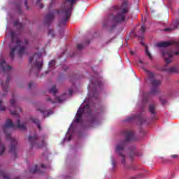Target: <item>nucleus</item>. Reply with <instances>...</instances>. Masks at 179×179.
<instances>
[{
  "label": "nucleus",
  "mask_w": 179,
  "mask_h": 179,
  "mask_svg": "<svg viewBox=\"0 0 179 179\" xmlns=\"http://www.w3.org/2000/svg\"><path fill=\"white\" fill-rule=\"evenodd\" d=\"M31 72H33V69H31V70H30V73H31Z\"/></svg>",
  "instance_id": "obj_56"
},
{
  "label": "nucleus",
  "mask_w": 179,
  "mask_h": 179,
  "mask_svg": "<svg viewBox=\"0 0 179 179\" xmlns=\"http://www.w3.org/2000/svg\"><path fill=\"white\" fill-rule=\"evenodd\" d=\"M90 44V41H87L86 42L83 43H78V50H84V48H86V45H89Z\"/></svg>",
  "instance_id": "obj_22"
},
{
  "label": "nucleus",
  "mask_w": 179,
  "mask_h": 179,
  "mask_svg": "<svg viewBox=\"0 0 179 179\" xmlns=\"http://www.w3.org/2000/svg\"><path fill=\"white\" fill-rule=\"evenodd\" d=\"M96 122V117L91 116V124H94Z\"/></svg>",
  "instance_id": "obj_38"
},
{
  "label": "nucleus",
  "mask_w": 179,
  "mask_h": 179,
  "mask_svg": "<svg viewBox=\"0 0 179 179\" xmlns=\"http://www.w3.org/2000/svg\"><path fill=\"white\" fill-rule=\"evenodd\" d=\"M21 43L22 41L20 39H15V33H11V41L9 43V48L10 50L9 55L12 61L15 59V52L19 50V47H20Z\"/></svg>",
  "instance_id": "obj_5"
},
{
  "label": "nucleus",
  "mask_w": 179,
  "mask_h": 179,
  "mask_svg": "<svg viewBox=\"0 0 179 179\" xmlns=\"http://www.w3.org/2000/svg\"><path fill=\"white\" fill-rule=\"evenodd\" d=\"M33 82H30L29 84H28V87L29 89H31V87H33Z\"/></svg>",
  "instance_id": "obj_40"
},
{
  "label": "nucleus",
  "mask_w": 179,
  "mask_h": 179,
  "mask_svg": "<svg viewBox=\"0 0 179 179\" xmlns=\"http://www.w3.org/2000/svg\"><path fill=\"white\" fill-rule=\"evenodd\" d=\"M24 4H25L27 9L29 10V6H27V0H25Z\"/></svg>",
  "instance_id": "obj_44"
},
{
  "label": "nucleus",
  "mask_w": 179,
  "mask_h": 179,
  "mask_svg": "<svg viewBox=\"0 0 179 179\" xmlns=\"http://www.w3.org/2000/svg\"><path fill=\"white\" fill-rule=\"evenodd\" d=\"M48 101H50V103H52V104H54L55 102L54 101H52V99H51V98H48Z\"/></svg>",
  "instance_id": "obj_43"
},
{
  "label": "nucleus",
  "mask_w": 179,
  "mask_h": 179,
  "mask_svg": "<svg viewBox=\"0 0 179 179\" xmlns=\"http://www.w3.org/2000/svg\"><path fill=\"white\" fill-rule=\"evenodd\" d=\"M49 92L50 93H52V94H54V96H55L57 92V87H55V85H54L53 87H52L50 90H49Z\"/></svg>",
  "instance_id": "obj_28"
},
{
  "label": "nucleus",
  "mask_w": 179,
  "mask_h": 179,
  "mask_svg": "<svg viewBox=\"0 0 179 179\" xmlns=\"http://www.w3.org/2000/svg\"><path fill=\"white\" fill-rule=\"evenodd\" d=\"M126 40H128V39H126Z\"/></svg>",
  "instance_id": "obj_60"
},
{
  "label": "nucleus",
  "mask_w": 179,
  "mask_h": 179,
  "mask_svg": "<svg viewBox=\"0 0 179 179\" xmlns=\"http://www.w3.org/2000/svg\"><path fill=\"white\" fill-rule=\"evenodd\" d=\"M41 167L42 169H45V166L43 164H41Z\"/></svg>",
  "instance_id": "obj_50"
},
{
  "label": "nucleus",
  "mask_w": 179,
  "mask_h": 179,
  "mask_svg": "<svg viewBox=\"0 0 179 179\" xmlns=\"http://www.w3.org/2000/svg\"><path fill=\"white\" fill-rule=\"evenodd\" d=\"M141 177H143V174L139 173V174L132 177L131 179H138V178H141Z\"/></svg>",
  "instance_id": "obj_34"
},
{
  "label": "nucleus",
  "mask_w": 179,
  "mask_h": 179,
  "mask_svg": "<svg viewBox=\"0 0 179 179\" xmlns=\"http://www.w3.org/2000/svg\"><path fill=\"white\" fill-rule=\"evenodd\" d=\"M173 54L174 55H179V49L177 51H176Z\"/></svg>",
  "instance_id": "obj_45"
},
{
  "label": "nucleus",
  "mask_w": 179,
  "mask_h": 179,
  "mask_svg": "<svg viewBox=\"0 0 179 179\" xmlns=\"http://www.w3.org/2000/svg\"><path fill=\"white\" fill-rule=\"evenodd\" d=\"M10 80V77H7L6 83L1 84V87L3 88V92H7L8 89H9V82Z\"/></svg>",
  "instance_id": "obj_19"
},
{
  "label": "nucleus",
  "mask_w": 179,
  "mask_h": 179,
  "mask_svg": "<svg viewBox=\"0 0 179 179\" xmlns=\"http://www.w3.org/2000/svg\"><path fill=\"white\" fill-rule=\"evenodd\" d=\"M144 71L147 73L148 79H150L152 84L150 92L143 94V101H144V103H146V101H148V99H150L151 94H156L159 93V86L162 84V81H160V80L154 79L155 75L149 70L144 69Z\"/></svg>",
  "instance_id": "obj_3"
},
{
  "label": "nucleus",
  "mask_w": 179,
  "mask_h": 179,
  "mask_svg": "<svg viewBox=\"0 0 179 179\" xmlns=\"http://www.w3.org/2000/svg\"><path fill=\"white\" fill-rule=\"evenodd\" d=\"M148 111L155 117L156 115V104L152 103L149 106Z\"/></svg>",
  "instance_id": "obj_20"
},
{
  "label": "nucleus",
  "mask_w": 179,
  "mask_h": 179,
  "mask_svg": "<svg viewBox=\"0 0 179 179\" xmlns=\"http://www.w3.org/2000/svg\"><path fill=\"white\" fill-rule=\"evenodd\" d=\"M57 100L59 101V103H62V100H61L59 97H57Z\"/></svg>",
  "instance_id": "obj_48"
},
{
  "label": "nucleus",
  "mask_w": 179,
  "mask_h": 179,
  "mask_svg": "<svg viewBox=\"0 0 179 179\" xmlns=\"http://www.w3.org/2000/svg\"><path fill=\"white\" fill-rule=\"evenodd\" d=\"M134 120H138L141 124H143V122H145V119L142 116H141V115H134L132 116H130L127 118V121L129 122L131 121H134Z\"/></svg>",
  "instance_id": "obj_16"
},
{
  "label": "nucleus",
  "mask_w": 179,
  "mask_h": 179,
  "mask_svg": "<svg viewBox=\"0 0 179 179\" xmlns=\"http://www.w3.org/2000/svg\"><path fill=\"white\" fill-rule=\"evenodd\" d=\"M6 141H10L11 143L10 145L9 153H13V156L16 157V155H17V149L16 148L17 146V140L12 137L10 134H6Z\"/></svg>",
  "instance_id": "obj_9"
},
{
  "label": "nucleus",
  "mask_w": 179,
  "mask_h": 179,
  "mask_svg": "<svg viewBox=\"0 0 179 179\" xmlns=\"http://www.w3.org/2000/svg\"><path fill=\"white\" fill-rule=\"evenodd\" d=\"M117 25L115 24H113L111 26H110V28L109 29V31L111 32L112 30H114V29H115V27Z\"/></svg>",
  "instance_id": "obj_37"
},
{
  "label": "nucleus",
  "mask_w": 179,
  "mask_h": 179,
  "mask_svg": "<svg viewBox=\"0 0 179 179\" xmlns=\"http://www.w3.org/2000/svg\"><path fill=\"white\" fill-rule=\"evenodd\" d=\"M90 83L92 85H90L88 86V89L89 90H92L93 93H96V92H97L99 89L101 88V81L99 80L97 78L94 77H92V78L90 79Z\"/></svg>",
  "instance_id": "obj_10"
},
{
  "label": "nucleus",
  "mask_w": 179,
  "mask_h": 179,
  "mask_svg": "<svg viewBox=\"0 0 179 179\" xmlns=\"http://www.w3.org/2000/svg\"><path fill=\"white\" fill-rule=\"evenodd\" d=\"M8 128H18L19 129H21L22 131H26V125L24 124H20V120L17 119V124L16 126L15 127V124H13V122H12V120L8 119L6 121V123L3 126V129L5 134H6V131H8Z\"/></svg>",
  "instance_id": "obj_8"
},
{
  "label": "nucleus",
  "mask_w": 179,
  "mask_h": 179,
  "mask_svg": "<svg viewBox=\"0 0 179 179\" xmlns=\"http://www.w3.org/2000/svg\"><path fill=\"white\" fill-rule=\"evenodd\" d=\"M10 103L12 106V107L16 108V101H15V99H11L10 100Z\"/></svg>",
  "instance_id": "obj_30"
},
{
  "label": "nucleus",
  "mask_w": 179,
  "mask_h": 179,
  "mask_svg": "<svg viewBox=\"0 0 179 179\" xmlns=\"http://www.w3.org/2000/svg\"><path fill=\"white\" fill-rule=\"evenodd\" d=\"M111 22H113V18L111 17V15H108L107 18H105L103 20V22H102L103 27H104L105 29L108 28V26L110 23H111Z\"/></svg>",
  "instance_id": "obj_17"
},
{
  "label": "nucleus",
  "mask_w": 179,
  "mask_h": 179,
  "mask_svg": "<svg viewBox=\"0 0 179 179\" xmlns=\"http://www.w3.org/2000/svg\"><path fill=\"white\" fill-rule=\"evenodd\" d=\"M38 171L37 165H35L33 168L29 169V174H35V173H38Z\"/></svg>",
  "instance_id": "obj_26"
},
{
  "label": "nucleus",
  "mask_w": 179,
  "mask_h": 179,
  "mask_svg": "<svg viewBox=\"0 0 179 179\" xmlns=\"http://www.w3.org/2000/svg\"><path fill=\"white\" fill-rule=\"evenodd\" d=\"M112 164H113V167H115V161L113 160L112 162Z\"/></svg>",
  "instance_id": "obj_49"
},
{
  "label": "nucleus",
  "mask_w": 179,
  "mask_h": 179,
  "mask_svg": "<svg viewBox=\"0 0 179 179\" xmlns=\"http://www.w3.org/2000/svg\"><path fill=\"white\" fill-rule=\"evenodd\" d=\"M36 3L41 9H43V8H44V5L41 3V0H36Z\"/></svg>",
  "instance_id": "obj_29"
},
{
  "label": "nucleus",
  "mask_w": 179,
  "mask_h": 179,
  "mask_svg": "<svg viewBox=\"0 0 179 179\" xmlns=\"http://www.w3.org/2000/svg\"><path fill=\"white\" fill-rule=\"evenodd\" d=\"M31 121L37 125L39 131H41V125H40V120L38 119H31Z\"/></svg>",
  "instance_id": "obj_27"
},
{
  "label": "nucleus",
  "mask_w": 179,
  "mask_h": 179,
  "mask_svg": "<svg viewBox=\"0 0 179 179\" xmlns=\"http://www.w3.org/2000/svg\"><path fill=\"white\" fill-rule=\"evenodd\" d=\"M145 54L149 57L150 59H152V55L150 54V52H149V50H148V48H145Z\"/></svg>",
  "instance_id": "obj_32"
},
{
  "label": "nucleus",
  "mask_w": 179,
  "mask_h": 179,
  "mask_svg": "<svg viewBox=\"0 0 179 179\" xmlns=\"http://www.w3.org/2000/svg\"><path fill=\"white\" fill-rule=\"evenodd\" d=\"M69 93L70 96H72V93H73V91L72 90H69Z\"/></svg>",
  "instance_id": "obj_46"
},
{
  "label": "nucleus",
  "mask_w": 179,
  "mask_h": 179,
  "mask_svg": "<svg viewBox=\"0 0 179 179\" xmlns=\"http://www.w3.org/2000/svg\"><path fill=\"white\" fill-rule=\"evenodd\" d=\"M49 66H50V68H54V66H55V60H50L49 62Z\"/></svg>",
  "instance_id": "obj_31"
},
{
  "label": "nucleus",
  "mask_w": 179,
  "mask_h": 179,
  "mask_svg": "<svg viewBox=\"0 0 179 179\" xmlns=\"http://www.w3.org/2000/svg\"><path fill=\"white\" fill-rule=\"evenodd\" d=\"M38 111H40L42 114L44 115V117H49L50 115H51V114H52V110H49L48 113H47V115L45 114L46 111L45 110H43L41 108H39L38 109Z\"/></svg>",
  "instance_id": "obj_25"
},
{
  "label": "nucleus",
  "mask_w": 179,
  "mask_h": 179,
  "mask_svg": "<svg viewBox=\"0 0 179 179\" xmlns=\"http://www.w3.org/2000/svg\"><path fill=\"white\" fill-rule=\"evenodd\" d=\"M78 0H65V1L62 5V10H53L51 13H49L45 17V24H47L48 27H50V24H51V22L54 20V17H55V13H63L65 17L59 22V26H65L66 22L69 20V17L72 15V9L73 5H75V2Z\"/></svg>",
  "instance_id": "obj_1"
},
{
  "label": "nucleus",
  "mask_w": 179,
  "mask_h": 179,
  "mask_svg": "<svg viewBox=\"0 0 179 179\" xmlns=\"http://www.w3.org/2000/svg\"><path fill=\"white\" fill-rule=\"evenodd\" d=\"M68 141H71V137L68 139Z\"/></svg>",
  "instance_id": "obj_58"
},
{
  "label": "nucleus",
  "mask_w": 179,
  "mask_h": 179,
  "mask_svg": "<svg viewBox=\"0 0 179 179\" xmlns=\"http://www.w3.org/2000/svg\"><path fill=\"white\" fill-rule=\"evenodd\" d=\"M35 57V66L40 71L43 68V59H41V53H35L34 57L29 58V64H31V62L34 60Z\"/></svg>",
  "instance_id": "obj_11"
},
{
  "label": "nucleus",
  "mask_w": 179,
  "mask_h": 179,
  "mask_svg": "<svg viewBox=\"0 0 179 179\" xmlns=\"http://www.w3.org/2000/svg\"><path fill=\"white\" fill-rule=\"evenodd\" d=\"M17 8H18V12L20 13H22V9L20 8V6H17Z\"/></svg>",
  "instance_id": "obj_47"
},
{
  "label": "nucleus",
  "mask_w": 179,
  "mask_h": 179,
  "mask_svg": "<svg viewBox=\"0 0 179 179\" xmlns=\"http://www.w3.org/2000/svg\"><path fill=\"white\" fill-rule=\"evenodd\" d=\"M20 113H22V108H19Z\"/></svg>",
  "instance_id": "obj_55"
},
{
  "label": "nucleus",
  "mask_w": 179,
  "mask_h": 179,
  "mask_svg": "<svg viewBox=\"0 0 179 179\" xmlns=\"http://www.w3.org/2000/svg\"><path fill=\"white\" fill-rule=\"evenodd\" d=\"M4 96H6V94H3L2 96L4 97Z\"/></svg>",
  "instance_id": "obj_57"
},
{
  "label": "nucleus",
  "mask_w": 179,
  "mask_h": 179,
  "mask_svg": "<svg viewBox=\"0 0 179 179\" xmlns=\"http://www.w3.org/2000/svg\"><path fill=\"white\" fill-rule=\"evenodd\" d=\"M141 45H145V43H143V42H141Z\"/></svg>",
  "instance_id": "obj_53"
},
{
  "label": "nucleus",
  "mask_w": 179,
  "mask_h": 179,
  "mask_svg": "<svg viewBox=\"0 0 179 179\" xmlns=\"http://www.w3.org/2000/svg\"><path fill=\"white\" fill-rule=\"evenodd\" d=\"M171 45H175V47H179V41H162L156 44V47H159V48H166V47H171Z\"/></svg>",
  "instance_id": "obj_12"
},
{
  "label": "nucleus",
  "mask_w": 179,
  "mask_h": 179,
  "mask_svg": "<svg viewBox=\"0 0 179 179\" xmlns=\"http://www.w3.org/2000/svg\"><path fill=\"white\" fill-rule=\"evenodd\" d=\"M126 40H128V39H126Z\"/></svg>",
  "instance_id": "obj_62"
},
{
  "label": "nucleus",
  "mask_w": 179,
  "mask_h": 179,
  "mask_svg": "<svg viewBox=\"0 0 179 179\" xmlns=\"http://www.w3.org/2000/svg\"><path fill=\"white\" fill-rule=\"evenodd\" d=\"M159 100L163 106H164L167 103V100L166 99H162V98H159Z\"/></svg>",
  "instance_id": "obj_36"
},
{
  "label": "nucleus",
  "mask_w": 179,
  "mask_h": 179,
  "mask_svg": "<svg viewBox=\"0 0 179 179\" xmlns=\"http://www.w3.org/2000/svg\"><path fill=\"white\" fill-rule=\"evenodd\" d=\"M11 115H14L15 117H19V114L16 112V110L10 112Z\"/></svg>",
  "instance_id": "obj_35"
},
{
  "label": "nucleus",
  "mask_w": 179,
  "mask_h": 179,
  "mask_svg": "<svg viewBox=\"0 0 179 179\" xmlns=\"http://www.w3.org/2000/svg\"><path fill=\"white\" fill-rule=\"evenodd\" d=\"M18 55L22 58V57L24 55V52H26V47L24 46H20L18 51Z\"/></svg>",
  "instance_id": "obj_23"
},
{
  "label": "nucleus",
  "mask_w": 179,
  "mask_h": 179,
  "mask_svg": "<svg viewBox=\"0 0 179 179\" xmlns=\"http://www.w3.org/2000/svg\"><path fill=\"white\" fill-rule=\"evenodd\" d=\"M146 31V27L145 25H142L139 30L136 33L135 37H138L140 40H143V34Z\"/></svg>",
  "instance_id": "obj_15"
},
{
  "label": "nucleus",
  "mask_w": 179,
  "mask_h": 179,
  "mask_svg": "<svg viewBox=\"0 0 179 179\" xmlns=\"http://www.w3.org/2000/svg\"><path fill=\"white\" fill-rule=\"evenodd\" d=\"M171 157L172 159H178V155H171Z\"/></svg>",
  "instance_id": "obj_41"
},
{
  "label": "nucleus",
  "mask_w": 179,
  "mask_h": 179,
  "mask_svg": "<svg viewBox=\"0 0 179 179\" xmlns=\"http://www.w3.org/2000/svg\"><path fill=\"white\" fill-rule=\"evenodd\" d=\"M126 40H128V39H126Z\"/></svg>",
  "instance_id": "obj_61"
},
{
  "label": "nucleus",
  "mask_w": 179,
  "mask_h": 179,
  "mask_svg": "<svg viewBox=\"0 0 179 179\" xmlns=\"http://www.w3.org/2000/svg\"><path fill=\"white\" fill-rule=\"evenodd\" d=\"M13 24L15 27H17V30H22L23 29V25L18 20H15Z\"/></svg>",
  "instance_id": "obj_24"
},
{
  "label": "nucleus",
  "mask_w": 179,
  "mask_h": 179,
  "mask_svg": "<svg viewBox=\"0 0 179 179\" xmlns=\"http://www.w3.org/2000/svg\"><path fill=\"white\" fill-rule=\"evenodd\" d=\"M0 65L2 68L3 72H10L12 67L10 66L6 65V62L5 60H2L0 63Z\"/></svg>",
  "instance_id": "obj_18"
},
{
  "label": "nucleus",
  "mask_w": 179,
  "mask_h": 179,
  "mask_svg": "<svg viewBox=\"0 0 179 179\" xmlns=\"http://www.w3.org/2000/svg\"><path fill=\"white\" fill-rule=\"evenodd\" d=\"M130 53L131 54V55H134V54H135V53H134V52H132L131 50H130Z\"/></svg>",
  "instance_id": "obj_51"
},
{
  "label": "nucleus",
  "mask_w": 179,
  "mask_h": 179,
  "mask_svg": "<svg viewBox=\"0 0 179 179\" xmlns=\"http://www.w3.org/2000/svg\"><path fill=\"white\" fill-rule=\"evenodd\" d=\"M124 135H125V139L122 140L120 143L116 145L115 152L122 157V164L125 166V155L122 154V151L128 145V142L131 141H135V136H134V132L128 130L123 131Z\"/></svg>",
  "instance_id": "obj_2"
},
{
  "label": "nucleus",
  "mask_w": 179,
  "mask_h": 179,
  "mask_svg": "<svg viewBox=\"0 0 179 179\" xmlns=\"http://www.w3.org/2000/svg\"><path fill=\"white\" fill-rule=\"evenodd\" d=\"M27 43H29V41H27V40H25V44H27Z\"/></svg>",
  "instance_id": "obj_54"
},
{
  "label": "nucleus",
  "mask_w": 179,
  "mask_h": 179,
  "mask_svg": "<svg viewBox=\"0 0 179 179\" xmlns=\"http://www.w3.org/2000/svg\"><path fill=\"white\" fill-rule=\"evenodd\" d=\"M49 71H47L46 73H45V75H47V73H48Z\"/></svg>",
  "instance_id": "obj_59"
},
{
  "label": "nucleus",
  "mask_w": 179,
  "mask_h": 179,
  "mask_svg": "<svg viewBox=\"0 0 179 179\" xmlns=\"http://www.w3.org/2000/svg\"><path fill=\"white\" fill-rule=\"evenodd\" d=\"M48 34L50 36H52V37H54V30L50 29L49 31H48Z\"/></svg>",
  "instance_id": "obj_39"
},
{
  "label": "nucleus",
  "mask_w": 179,
  "mask_h": 179,
  "mask_svg": "<svg viewBox=\"0 0 179 179\" xmlns=\"http://www.w3.org/2000/svg\"><path fill=\"white\" fill-rule=\"evenodd\" d=\"M173 27H171V28H166L164 29V31H171L172 30H176V29H177L179 26V19H177L174 24H173Z\"/></svg>",
  "instance_id": "obj_21"
},
{
  "label": "nucleus",
  "mask_w": 179,
  "mask_h": 179,
  "mask_svg": "<svg viewBox=\"0 0 179 179\" xmlns=\"http://www.w3.org/2000/svg\"><path fill=\"white\" fill-rule=\"evenodd\" d=\"M2 100L0 99V111H5L6 108H5V106H2Z\"/></svg>",
  "instance_id": "obj_33"
},
{
  "label": "nucleus",
  "mask_w": 179,
  "mask_h": 179,
  "mask_svg": "<svg viewBox=\"0 0 179 179\" xmlns=\"http://www.w3.org/2000/svg\"><path fill=\"white\" fill-rule=\"evenodd\" d=\"M140 64H143V62L142 60H139L138 62Z\"/></svg>",
  "instance_id": "obj_52"
},
{
  "label": "nucleus",
  "mask_w": 179,
  "mask_h": 179,
  "mask_svg": "<svg viewBox=\"0 0 179 179\" xmlns=\"http://www.w3.org/2000/svg\"><path fill=\"white\" fill-rule=\"evenodd\" d=\"M28 141L31 145V148H36L38 149H41V148H45V146H47V144L44 141V138L41 140L40 142V138H38V136H29Z\"/></svg>",
  "instance_id": "obj_7"
},
{
  "label": "nucleus",
  "mask_w": 179,
  "mask_h": 179,
  "mask_svg": "<svg viewBox=\"0 0 179 179\" xmlns=\"http://www.w3.org/2000/svg\"><path fill=\"white\" fill-rule=\"evenodd\" d=\"M162 71L168 73H179V68L177 66H173L169 69L164 67L162 68Z\"/></svg>",
  "instance_id": "obj_14"
},
{
  "label": "nucleus",
  "mask_w": 179,
  "mask_h": 179,
  "mask_svg": "<svg viewBox=\"0 0 179 179\" xmlns=\"http://www.w3.org/2000/svg\"><path fill=\"white\" fill-rule=\"evenodd\" d=\"M162 55L164 58L166 66L171 64V59L173 58V52L171 50H162Z\"/></svg>",
  "instance_id": "obj_13"
},
{
  "label": "nucleus",
  "mask_w": 179,
  "mask_h": 179,
  "mask_svg": "<svg viewBox=\"0 0 179 179\" xmlns=\"http://www.w3.org/2000/svg\"><path fill=\"white\" fill-rule=\"evenodd\" d=\"M130 169H131V170H136V166L135 165H131Z\"/></svg>",
  "instance_id": "obj_42"
},
{
  "label": "nucleus",
  "mask_w": 179,
  "mask_h": 179,
  "mask_svg": "<svg viewBox=\"0 0 179 179\" xmlns=\"http://www.w3.org/2000/svg\"><path fill=\"white\" fill-rule=\"evenodd\" d=\"M129 12V6H128V3L124 1L122 3L120 7V11L117 15H110V17H112V20L115 22V23H121L125 20V15Z\"/></svg>",
  "instance_id": "obj_4"
},
{
  "label": "nucleus",
  "mask_w": 179,
  "mask_h": 179,
  "mask_svg": "<svg viewBox=\"0 0 179 179\" xmlns=\"http://www.w3.org/2000/svg\"><path fill=\"white\" fill-rule=\"evenodd\" d=\"M83 114H87L89 116L92 115V110L89 104L84 106L82 108H79L75 117V122H82V117Z\"/></svg>",
  "instance_id": "obj_6"
}]
</instances>
